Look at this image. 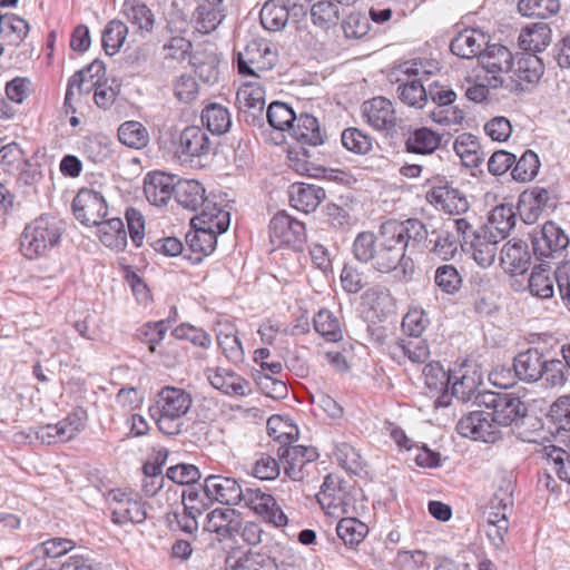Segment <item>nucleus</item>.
<instances>
[{
	"label": "nucleus",
	"instance_id": "obj_1",
	"mask_svg": "<svg viewBox=\"0 0 570 570\" xmlns=\"http://www.w3.org/2000/svg\"><path fill=\"white\" fill-rule=\"evenodd\" d=\"M475 404L484 410L472 411L461 417L456 431L464 438L485 443L501 439V426H510L513 434L530 441L540 428L537 416L528 413L525 403L513 393L482 391L475 396Z\"/></svg>",
	"mask_w": 570,
	"mask_h": 570
},
{
	"label": "nucleus",
	"instance_id": "obj_2",
	"mask_svg": "<svg viewBox=\"0 0 570 570\" xmlns=\"http://www.w3.org/2000/svg\"><path fill=\"white\" fill-rule=\"evenodd\" d=\"M429 235L426 226L417 218L384 222L379 229L380 253L376 256V271L391 273L400 265L404 277L411 278L413 261L406 257V250L424 247Z\"/></svg>",
	"mask_w": 570,
	"mask_h": 570
},
{
	"label": "nucleus",
	"instance_id": "obj_3",
	"mask_svg": "<svg viewBox=\"0 0 570 570\" xmlns=\"http://www.w3.org/2000/svg\"><path fill=\"white\" fill-rule=\"evenodd\" d=\"M317 501L326 514L340 518L354 512V497L348 490L346 482L340 476L328 474L325 476L317 494Z\"/></svg>",
	"mask_w": 570,
	"mask_h": 570
},
{
	"label": "nucleus",
	"instance_id": "obj_4",
	"mask_svg": "<svg viewBox=\"0 0 570 570\" xmlns=\"http://www.w3.org/2000/svg\"><path fill=\"white\" fill-rule=\"evenodd\" d=\"M306 240L305 225L286 214L278 212L269 222V242L275 247L287 246L301 250Z\"/></svg>",
	"mask_w": 570,
	"mask_h": 570
},
{
	"label": "nucleus",
	"instance_id": "obj_5",
	"mask_svg": "<svg viewBox=\"0 0 570 570\" xmlns=\"http://www.w3.org/2000/svg\"><path fill=\"white\" fill-rule=\"evenodd\" d=\"M237 69L243 76L259 78V72L271 70L276 62V55L268 45L250 41L244 50L237 52Z\"/></svg>",
	"mask_w": 570,
	"mask_h": 570
},
{
	"label": "nucleus",
	"instance_id": "obj_6",
	"mask_svg": "<svg viewBox=\"0 0 570 570\" xmlns=\"http://www.w3.org/2000/svg\"><path fill=\"white\" fill-rule=\"evenodd\" d=\"M480 66L485 71V80L491 88H499L504 85L503 73L511 71L513 66V55L503 45L494 43L485 47L480 55Z\"/></svg>",
	"mask_w": 570,
	"mask_h": 570
},
{
	"label": "nucleus",
	"instance_id": "obj_7",
	"mask_svg": "<svg viewBox=\"0 0 570 570\" xmlns=\"http://www.w3.org/2000/svg\"><path fill=\"white\" fill-rule=\"evenodd\" d=\"M242 502L245 507L253 510L266 522L281 528L288 522L287 515L283 512L276 499L259 488H245L242 493Z\"/></svg>",
	"mask_w": 570,
	"mask_h": 570
},
{
	"label": "nucleus",
	"instance_id": "obj_8",
	"mask_svg": "<svg viewBox=\"0 0 570 570\" xmlns=\"http://www.w3.org/2000/svg\"><path fill=\"white\" fill-rule=\"evenodd\" d=\"M72 213L85 226H98L108 214L104 196L89 188H81L72 200Z\"/></svg>",
	"mask_w": 570,
	"mask_h": 570
},
{
	"label": "nucleus",
	"instance_id": "obj_9",
	"mask_svg": "<svg viewBox=\"0 0 570 570\" xmlns=\"http://www.w3.org/2000/svg\"><path fill=\"white\" fill-rule=\"evenodd\" d=\"M569 245V238L564 232L553 222L549 220L540 232L532 236V247L537 259L547 262L561 254Z\"/></svg>",
	"mask_w": 570,
	"mask_h": 570
},
{
	"label": "nucleus",
	"instance_id": "obj_10",
	"mask_svg": "<svg viewBox=\"0 0 570 570\" xmlns=\"http://www.w3.org/2000/svg\"><path fill=\"white\" fill-rule=\"evenodd\" d=\"M86 422V411L78 409L56 424L38 426V440L46 444L67 442L85 429Z\"/></svg>",
	"mask_w": 570,
	"mask_h": 570
},
{
	"label": "nucleus",
	"instance_id": "obj_11",
	"mask_svg": "<svg viewBox=\"0 0 570 570\" xmlns=\"http://www.w3.org/2000/svg\"><path fill=\"white\" fill-rule=\"evenodd\" d=\"M111 495V515L112 521L117 524H125L127 522L141 523L147 518L145 503L132 492H124L121 490H114Z\"/></svg>",
	"mask_w": 570,
	"mask_h": 570
},
{
	"label": "nucleus",
	"instance_id": "obj_12",
	"mask_svg": "<svg viewBox=\"0 0 570 570\" xmlns=\"http://www.w3.org/2000/svg\"><path fill=\"white\" fill-rule=\"evenodd\" d=\"M417 66L416 61L405 62L401 66L404 78L399 79L397 95L405 105L423 108L428 102V90L422 83L421 71Z\"/></svg>",
	"mask_w": 570,
	"mask_h": 570
},
{
	"label": "nucleus",
	"instance_id": "obj_13",
	"mask_svg": "<svg viewBox=\"0 0 570 570\" xmlns=\"http://www.w3.org/2000/svg\"><path fill=\"white\" fill-rule=\"evenodd\" d=\"M362 115L366 124L377 131L390 132L397 125V114L393 102L382 96L365 100Z\"/></svg>",
	"mask_w": 570,
	"mask_h": 570
},
{
	"label": "nucleus",
	"instance_id": "obj_14",
	"mask_svg": "<svg viewBox=\"0 0 570 570\" xmlns=\"http://www.w3.org/2000/svg\"><path fill=\"white\" fill-rule=\"evenodd\" d=\"M236 100L244 121L261 125L265 108V90L262 85L256 80L244 83L237 91Z\"/></svg>",
	"mask_w": 570,
	"mask_h": 570
},
{
	"label": "nucleus",
	"instance_id": "obj_15",
	"mask_svg": "<svg viewBox=\"0 0 570 570\" xmlns=\"http://www.w3.org/2000/svg\"><path fill=\"white\" fill-rule=\"evenodd\" d=\"M213 144L207 131L198 126H188L179 134L178 157L181 161L191 163L195 158L207 157Z\"/></svg>",
	"mask_w": 570,
	"mask_h": 570
},
{
	"label": "nucleus",
	"instance_id": "obj_16",
	"mask_svg": "<svg viewBox=\"0 0 570 570\" xmlns=\"http://www.w3.org/2000/svg\"><path fill=\"white\" fill-rule=\"evenodd\" d=\"M106 76V67L105 63L96 59L86 68L75 72L67 86L66 96H65V106L69 108L72 112L76 109L71 105V100L75 95V88L78 89L79 94H89L94 87L104 83L102 80Z\"/></svg>",
	"mask_w": 570,
	"mask_h": 570
},
{
	"label": "nucleus",
	"instance_id": "obj_17",
	"mask_svg": "<svg viewBox=\"0 0 570 570\" xmlns=\"http://www.w3.org/2000/svg\"><path fill=\"white\" fill-rule=\"evenodd\" d=\"M203 493L210 502L235 505L242 502L243 488L234 478L208 475L204 481Z\"/></svg>",
	"mask_w": 570,
	"mask_h": 570
},
{
	"label": "nucleus",
	"instance_id": "obj_18",
	"mask_svg": "<svg viewBox=\"0 0 570 570\" xmlns=\"http://www.w3.org/2000/svg\"><path fill=\"white\" fill-rule=\"evenodd\" d=\"M205 375L210 385L228 396H247L252 393L250 383L233 370L208 367Z\"/></svg>",
	"mask_w": 570,
	"mask_h": 570
},
{
	"label": "nucleus",
	"instance_id": "obj_19",
	"mask_svg": "<svg viewBox=\"0 0 570 570\" xmlns=\"http://www.w3.org/2000/svg\"><path fill=\"white\" fill-rule=\"evenodd\" d=\"M511 89L525 91L539 82L544 72V65L538 56L527 53L518 59L515 67L511 68Z\"/></svg>",
	"mask_w": 570,
	"mask_h": 570
},
{
	"label": "nucleus",
	"instance_id": "obj_20",
	"mask_svg": "<svg viewBox=\"0 0 570 570\" xmlns=\"http://www.w3.org/2000/svg\"><path fill=\"white\" fill-rule=\"evenodd\" d=\"M278 456L284 464V473L293 481L304 479V466L315 461L318 456L313 446L288 445L279 446Z\"/></svg>",
	"mask_w": 570,
	"mask_h": 570
},
{
	"label": "nucleus",
	"instance_id": "obj_21",
	"mask_svg": "<svg viewBox=\"0 0 570 570\" xmlns=\"http://www.w3.org/2000/svg\"><path fill=\"white\" fill-rule=\"evenodd\" d=\"M471 236L468 246L473 259L481 267L491 266L495 261L498 244L501 238L497 234H492L491 229L481 226L473 230Z\"/></svg>",
	"mask_w": 570,
	"mask_h": 570
},
{
	"label": "nucleus",
	"instance_id": "obj_22",
	"mask_svg": "<svg viewBox=\"0 0 570 570\" xmlns=\"http://www.w3.org/2000/svg\"><path fill=\"white\" fill-rule=\"evenodd\" d=\"M176 177L164 171H153L146 175L144 193L147 200L156 206L166 205L175 196Z\"/></svg>",
	"mask_w": 570,
	"mask_h": 570
},
{
	"label": "nucleus",
	"instance_id": "obj_23",
	"mask_svg": "<svg viewBox=\"0 0 570 570\" xmlns=\"http://www.w3.org/2000/svg\"><path fill=\"white\" fill-rule=\"evenodd\" d=\"M193 399L188 392L174 386H165L157 395L156 407L171 417H183L190 410Z\"/></svg>",
	"mask_w": 570,
	"mask_h": 570
},
{
	"label": "nucleus",
	"instance_id": "obj_24",
	"mask_svg": "<svg viewBox=\"0 0 570 570\" xmlns=\"http://www.w3.org/2000/svg\"><path fill=\"white\" fill-rule=\"evenodd\" d=\"M489 43V36L479 29H464L451 41L452 53L464 59H471L483 53Z\"/></svg>",
	"mask_w": 570,
	"mask_h": 570
},
{
	"label": "nucleus",
	"instance_id": "obj_25",
	"mask_svg": "<svg viewBox=\"0 0 570 570\" xmlns=\"http://www.w3.org/2000/svg\"><path fill=\"white\" fill-rule=\"evenodd\" d=\"M389 353L400 364L405 360L415 364H423L430 356V347L422 337H405L391 343Z\"/></svg>",
	"mask_w": 570,
	"mask_h": 570
},
{
	"label": "nucleus",
	"instance_id": "obj_26",
	"mask_svg": "<svg viewBox=\"0 0 570 570\" xmlns=\"http://www.w3.org/2000/svg\"><path fill=\"white\" fill-rule=\"evenodd\" d=\"M205 529L215 532L220 541L232 539L240 530V514L230 508H217L208 513Z\"/></svg>",
	"mask_w": 570,
	"mask_h": 570
},
{
	"label": "nucleus",
	"instance_id": "obj_27",
	"mask_svg": "<svg viewBox=\"0 0 570 570\" xmlns=\"http://www.w3.org/2000/svg\"><path fill=\"white\" fill-rule=\"evenodd\" d=\"M441 141L442 136L428 127L409 129L404 134V148L410 154L432 155L440 148Z\"/></svg>",
	"mask_w": 570,
	"mask_h": 570
},
{
	"label": "nucleus",
	"instance_id": "obj_28",
	"mask_svg": "<svg viewBox=\"0 0 570 570\" xmlns=\"http://www.w3.org/2000/svg\"><path fill=\"white\" fill-rule=\"evenodd\" d=\"M481 374L469 365H461L460 368L452 372L451 390L452 395L458 400L468 402L480 393L478 387L481 384Z\"/></svg>",
	"mask_w": 570,
	"mask_h": 570
},
{
	"label": "nucleus",
	"instance_id": "obj_29",
	"mask_svg": "<svg viewBox=\"0 0 570 570\" xmlns=\"http://www.w3.org/2000/svg\"><path fill=\"white\" fill-rule=\"evenodd\" d=\"M546 358L538 348H528L514 357L513 368L519 380L537 382L544 375Z\"/></svg>",
	"mask_w": 570,
	"mask_h": 570
},
{
	"label": "nucleus",
	"instance_id": "obj_30",
	"mask_svg": "<svg viewBox=\"0 0 570 570\" xmlns=\"http://www.w3.org/2000/svg\"><path fill=\"white\" fill-rule=\"evenodd\" d=\"M528 245L520 239L508 242L501 249L500 263L509 274H523L530 265Z\"/></svg>",
	"mask_w": 570,
	"mask_h": 570
},
{
	"label": "nucleus",
	"instance_id": "obj_31",
	"mask_svg": "<svg viewBox=\"0 0 570 570\" xmlns=\"http://www.w3.org/2000/svg\"><path fill=\"white\" fill-rule=\"evenodd\" d=\"M291 205L303 213L314 212L325 198V190L316 185L295 183L289 187Z\"/></svg>",
	"mask_w": 570,
	"mask_h": 570
},
{
	"label": "nucleus",
	"instance_id": "obj_32",
	"mask_svg": "<svg viewBox=\"0 0 570 570\" xmlns=\"http://www.w3.org/2000/svg\"><path fill=\"white\" fill-rule=\"evenodd\" d=\"M289 134L297 141L309 146L324 144L326 137L318 124V120L308 114H301L298 117L296 116L295 121L291 126Z\"/></svg>",
	"mask_w": 570,
	"mask_h": 570
},
{
	"label": "nucleus",
	"instance_id": "obj_33",
	"mask_svg": "<svg viewBox=\"0 0 570 570\" xmlns=\"http://www.w3.org/2000/svg\"><path fill=\"white\" fill-rule=\"evenodd\" d=\"M200 207L203 209L191 219V226H200L217 234H223L228 229L230 223L229 212L217 207L216 204L208 199Z\"/></svg>",
	"mask_w": 570,
	"mask_h": 570
},
{
	"label": "nucleus",
	"instance_id": "obj_34",
	"mask_svg": "<svg viewBox=\"0 0 570 570\" xmlns=\"http://www.w3.org/2000/svg\"><path fill=\"white\" fill-rule=\"evenodd\" d=\"M552 31L548 23L535 22L524 27L519 35V47L528 52H541L551 42Z\"/></svg>",
	"mask_w": 570,
	"mask_h": 570
},
{
	"label": "nucleus",
	"instance_id": "obj_35",
	"mask_svg": "<svg viewBox=\"0 0 570 570\" xmlns=\"http://www.w3.org/2000/svg\"><path fill=\"white\" fill-rule=\"evenodd\" d=\"M261 23L268 31H281L288 22L293 23L292 12L283 0H268L259 12Z\"/></svg>",
	"mask_w": 570,
	"mask_h": 570
},
{
	"label": "nucleus",
	"instance_id": "obj_36",
	"mask_svg": "<svg viewBox=\"0 0 570 570\" xmlns=\"http://www.w3.org/2000/svg\"><path fill=\"white\" fill-rule=\"evenodd\" d=\"M432 200L454 215H461L469 210V202L465 195L450 185L436 186L430 193Z\"/></svg>",
	"mask_w": 570,
	"mask_h": 570
},
{
	"label": "nucleus",
	"instance_id": "obj_37",
	"mask_svg": "<svg viewBox=\"0 0 570 570\" xmlns=\"http://www.w3.org/2000/svg\"><path fill=\"white\" fill-rule=\"evenodd\" d=\"M453 148L465 167L479 168L483 164L485 154L476 136L470 132L459 135L453 144Z\"/></svg>",
	"mask_w": 570,
	"mask_h": 570
},
{
	"label": "nucleus",
	"instance_id": "obj_38",
	"mask_svg": "<svg viewBox=\"0 0 570 570\" xmlns=\"http://www.w3.org/2000/svg\"><path fill=\"white\" fill-rule=\"evenodd\" d=\"M194 17L197 31L205 35L210 33L216 30L225 19V7L223 3L200 1Z\"/></svg>",
	"mask_w": 570,
	"mask_h": 570
},
{
	"label": "nucleus",
	"instance_id": "obj_39",
	"mask_svg": "<svg viewBox=\"0 0 570 570\" xmlns=\"http://www.w3.org/2000/svg\"><path fill=\"white\" fill-rule=\"evenodd\" d=\"M175 198L179 205L190 210H196L207 200L205 188L195 179H177Z\"/></svg>",
	"mask_w": 570,
	"mask_h": 570
},
{
	"label": "nucleus",
	"instance_id": "obj_40",
	"mask_svg": "<svg viewBox=\"0 0 570 570\" xmlns=\"http://www.w3.org/2000/svg\"><path fill=\"white\" fill-rule=\"evenodd\" d=\"M98 237L106 247L116 252H121L127 247V232L120 218L102 220L98 225Z\"/></svg>",
	"mask_w": 570,
	"mask_h": 570
},
{
	"label": "nucleus",
	"instance_id": "obj_41",
	"mask_svg": "<svg viewBox=\"0 0 570 570\" xmlns=\"http://www.w3.org/2000/svg\"><path fill=\"white\" fill-rule=\"evenodd\" d=\"M429 249L432 254L443 261H449L454 257L458 250V242L449 232L433 230L431 238L425 242L424 247L414 248V250Z\"/></svg>",
	"mask_w": 570,
	"mask_h": 570
},
{
	"label": "nucleus",
	"instance_id": "obj_42",
	"mask_svg": "<svg viewBox=\"0 0 570 570\" xmlns=\"http://www.w3.org/2000/svg\"><path fill=\"white\" fill-rule=\"evenodd\" d=\"M380 253L379 234L372 232L358 233L353 243V255L361 263H371L376 271V256Z\"/></svg>",
	"mask_w": 570,
	"mask_h": 570
},
{
	"label": "nucleus",
	"instance_id": "obj_43",
	"mask_svg": "<svg viewBox=\"0 0 570 570\" xmlns=\"http://www.w3.org/2000/svg\"><path fill=\"white\" fill-rule=\"evenodd\" d=\"M29 23L13 13L0 16V38L8 45L18 46L28 35Z\"/></svg>",
	"mask_w": 570,
	"mask_h": 570
},
{
	"label": "nucleus",
	"instance_id": "obj_44",
	"mask_svg": "<svg viewBox=\"0 0 570 570\" xmlns=\"http://www.w3.org/2000/svg\"><path fill=\"white\" fill-rule=\"evenodd\" d=\"M556 275H550V266L548 262H541L534 266L529 278V289L533 296L540 298H550L553 296V284Z\"/></svg>",
	"mask_w": 570,
	"mask_h": 570
},
{
	"label": "nucleus",
	"instance_id": "obj_45",
	"mask_svg": "<svg viewBox=\"0 0 570 570\" xmlns=\"http://www.w3.org/2000/svg\"><path fill=\"white\" fill-rule=\"evenodd\" d=\"M515 225V213L510 205H500L491 210L489 224L483 228L491 229L492 234H497L501 239L505 238Z\"/></svg>",
	"mask_w": 570,
	"mask_h": 570
},
{
	"label": "nucleus",
	"instance_id": "obj_46",
	"mask_svg": "<svg viewBox=\"0 0 570 570\" xmlns=\"http://www.w3.org/2000/svg\"><path fill=\"white\" fill-rule=\"evenodd\" d=\"M196 512H200L195 507L184 504L181 510H173L166 513V523L173 531H181L193 534L198 530Z\"/></svg>",
	"mask_w": 570,
	"mask_h": 570
},
{
	"label": "nucleus",
	"instance_id": "obj_47",
	"mask_svg": "<svg viewBox=\"0 0 570 570\" xmlns=\"http://www.w3.org/2000/svg\"><path fill=\"white\" fill-rule=\"evenodd\" d=\"M225 570H278V567L269 557L248 553L238 559L228 557L225 561Z\"/></svg>",
	"mask_w": 570,
	"mask_h": 570
},
{
	"label": "nucleus",
	"instance_id": "obj_48",
	"mask_svg": "<svg viewBox=\"0 0 570 570\" xmlns=\"http://www.w3.org/2000/svg\"><path fill=\"white\" fill-rule=\"evenodd\" d=\"M118 138L129 148L141 149L149 142V132L141 122L128 120L118 128Z\"/></svg>",
	"mask_w": 570,
	"mask_h": 570
},
{
	"label": "nucleus",
	"instance_id": "obj_49",
	"mask_svg": "<svg viewBox=\"0 0 570 570\" xmlns=\"http://www.w3.org/2000/svg\"><path fill=\"white\" fill-rule=\"evenodd\" d=\"M202 121L210 132L217 135L225 134L232 126L228 109L218 104H212L203 110Z\"/></svg>",
	"mask_w": 570,
	"mask_h": 570
},
{
	"label": "nucleus",
	"instance_id": "obj_50",
	"mask_svg": "<svg viewBox=\"0 0 570 570\" xmlns=\"http://www.w3.org/2000/svg\"><path fill=\"white\" fill-rule=\"evenodd\" d=\"M217 233L200 226H193V230L186 234V242L190 250L199 255H209L217 244Z\"/></svg>",
	"mask_w": 570,
	"mask_h": 570
},
{
	"label": "nucleus",
	"instance_id": "obj_51",
	"mask_svg": "<svg viewBox=\"0 0 570 570\" xmlns=\"http://www.w3.org/2000/svg\"><path fill=\"white\" fill-rule=\"evenodd\" d=\"M313 323L315 331L328 342H338L343 338L340 321L331 311H318Z\"/></svg>",
	"mask_w": 570,
	"mask_h": 570
},
{
	"label": "nucleus",
	"instance_id": "obj_52",
	"mask_svg": "<svg viewBox=\"0 0 570 570\" xmlns=\"http://www.w3.org/2000/svg\"><path fill=\"white\" fill-rule=\"evenodd\" d=\"M217 343L230 362L239 363L244 360L242 342L232 326L226 325L225 328L220 327L218 330Z\"/></svg>",
	"mask_w": 570,
	"mask_h": 570
},
{
	"label": "nucleus",
	"instance_id": "obj_53",
	"mask_svg": "<svg viewBox=\"0 0 570 570\" xmlns=\"http://www.w3.org/2000/svg\"><path fill=\"white\" fill-rule=\"evenodd\" d=\"M309 12L313 23L323 30H328L331 27L336 26L340 20L337 6L330 0L314 3Z\"/></svg>",
	"mask_w": 570,
	"mask_h": 570
},
{
	"label": "nucleus",
	"instance_id": "obj_54",
	"mask_svg": "<svg viewBox=\"0 0 570 570\" xmlns=\"http://www.w3.org/2000/svg\"><path fill=\"white\" fill-rule=\"evenodd\" d=\"M452 372H446L440 363H429L423 370L426 389L431 393H446L451 382Z\"/></svg>",
	"mask_w": 570,
	"mask_h": 570
},
{
	"label": "nucleus",
	"instance_id": "obj_55",
	"mask_svg": "<svg viewBox=\"0 0 570 570\" xmlns=\"http://www.w3.org/2000/svg\"><path fill=\"white\" fill-rule=\"evenodd\" d=\"M124 14L138 30L150 31L154 26L153 12L141 2L126 1L124 3Z\"/></svg>",
	"mask_w": 570,
	"mask_h": 570
},
{
	"label": "nucleus",
	"instance_id": "obj_56",
	"mask_svg": "<svg viewBox=\"0 0 570 570\" xmlns=\"http://www.w3.org/2000/svg\"><path fill=\"white\" fill-rule=\"evenodd\" d=\"M560 9L559 0H519V12L528 18L547 19Z\"/></svg>",
	"mask_w": 570,
	"mask_h": 570
},
{
	"label": "nucleus",
	"instance_id": "obj_57",
	"mask_svg": "<svg viewBox=\"0 0 570 570\" xmlns=\"http://www.w3.org/2000/svg\"><path fill=\"white\" fill-rule=\"evenodd\" d=\"M368 528L356 518H342L336 527L337 535L345 544H358L367 534Z\"/></svg>",
	"mask_w": 570,
	"mask_h": 570
},
{
	"label": "nucleus",
	"instance_id": "obj_58",
	"mask_svg": "<svg viewBox=\"0 0 570 570\" xmlns=\"http://www.w3.org/2000/svg\"><path fill=\"white\" fill-rule=\"evenodd\" d=\"M128 33V27L119 21L111 20L102 32V47L107 55H115L124 45Z\"/></svg>",
	"mask_w": 570,
	"mask_h": 570
},
{
	"label": "nucleus",
	"instance_id": "obj_59",
	"mask_svg": "<svg viewBox=\"0 0 570 570\" xmlns=\"http://www.w3.org/2000/svg\"><path fill=\"white\" fill-rule=\"evenodd\" d=\"M266 117L268 124L278 130H291V126L296 119L294 110L281 101H273L267 109Z\"/></svg>",
	"mask_w": 570,
	"mask_h": 570
},
{
	"label": "nucleus",
	"instance_id": "obj_60",
	"mask_svg": "<svg viewBox=\"0 0 570 570\" xmlns=\"http://www.w3.org/2000/svg\"><path fill=\"white\" fill-rule=\"evenodd\" d=\"M539 168L540 160L538 155L534 151L528 149L515 163L511 170V175L513 179L518 181H530L537 176Z\"/></svg>",
	"mask_w": 570,
	"mask_h": 570
},
{
	"label": "nucleus",
	"instance_id": "obj_61",
	"mask_svg": "<svg viewBox=\"0 0 570 570\" xmlns=\"http://www.w3.org/2000/svg\"><path fill=\"white\" fill-rule=\"evenodd\" d=\"M334 456L346 471L357 474L363 470V459L358 451L346 442L335 444Z\"/></svg>",
	"mask_w": 570,
	"mask_h": 570
},
{
	"label": "nucleus",
	"instance_id": "obj_62",
	"mask_svg": "<svg viewBox=\"0 0 570 570\" xmlns=\"http://www.w3.org/2000/svg\"><path fill=\"white\" fill-rule=\"evenodd\" d=\"M61 220L53 216L38 218V243H43V248L56 246L61 237Z\"/></svg>",
	"mask_w": 570,
	"mask_h": 570
},
{
	"label": "nucleus",
	"instance_id": "obj_63",
	"mask_svg": "<svg viewBox=\"0 0 570 570\" xmlns=\"http://www.w3.org/2000/svg\"><path fill=\"white\" fill-rule=\"evenodd\" d=\"M343 146L355 154L365 155L372 149V138L357 128H347L342 132Z\"/></svg>",
	"mask_w": 570,
	"mask_h": 570
},
{
	"label": "nucleus",
	"instance_id": "obj_64",
	"mask_svg": "<svg viewBox=\"0 0 570 570\" xmlns=\"http://www.w3.org/2000/svg\"><path fill=\"white\" fill-rule=\"evenodd\" d=\"M546 453L560 480L570 484V452L551 445L546 448Z\"/></svg>",
	"mask_w": 570,
	"mask_h": 570
}]
</instances>
